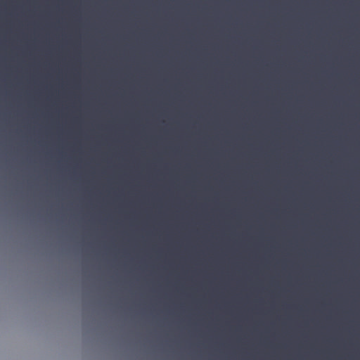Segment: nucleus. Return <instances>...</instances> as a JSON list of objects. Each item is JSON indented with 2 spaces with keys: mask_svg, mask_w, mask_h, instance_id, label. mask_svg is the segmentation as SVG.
<instances>
[{
  "mask_svg": "<svg viewBox=\"0 0 360 360\" xmlns=\"http://www.w3.org/2000/svg\"><path fill=\"white\" fill-rule=\"evenodd\" d=\"M310 360H315V221H310Z\"/></svg>",
  "mask_w": 360,
  "mask_h": 360,
  "instance_id": "f257e3e1",
  "label": "nucleus"
},
{
  "mask_svg": "<svg viewBox=\"0 0 360 360\" xmlns=\"http://www.w3.org/2000/svg\"><path fill=\"white\" fill-rule=\"evenodd\" d=\"M316 23H318V18H316Z\"/></svg>",
  "mask_w": 360,
  "mask_h": 360,
  "instance_id": "f03ea898",
  "label": "nucleus"
},
{
  "mask_svg": "<svg viewBox=\"0 0 360 360\" xmlns=\"http://www.w3.org/2000/svg\"><path fill=\"white\" fill-rule=\"evenodd\" d=\"M316 23H318V18H316Z\"/></svg>",
  "mask_w": 360,
  "mask_h": 360,
  "instance_id": "7ed1b4c3",
  "label": "nucleus"
},
{
  "mask_svg": "<svg viewBox=\"0 0 360 360\" xmlns=\"http://www.w3.org/2000/svg\"><path fill=\"white\" fill-rule=\"evenodd\" d=\"M316 23H318V18H316Z\"/></svg>",
  "mask_w": 360,
  "mask_h": 360,
  "instance_id": "20e7f679",
  "label": "nucleus"
},
{
  "mask_svg": "<svg viewBox=\"0 0 360 360\" xmlns=\"http://www.w3.org/2000/svg\"><path fill=\"white\" fill-rule=\"evenodd\" d=\"M316 201L318 200V198H316Z\"/></svg>",
  "mask_w": 360,
  "mask_h": 360,
  "instance_id": "39448f33",
  "label": "nucleus"
},
{
  "mask_svg": "<svg viewBox=\"0 0 360 360\" xmlns=\"http://www.w3.org/2000/svg\"><path fill=\"white\" fill-rule=\"evenodd\" d=\"M316 222L318 221V219H316Z\"/></svg>",
  "mask_w": 360,
  "mask_h": 360,
  "instance_id": "423d86ee",
  "label": "nucleus"
},
{
  "mask_svg": "<svg viewBox=\"0 0 360 360\" xmlns=\"http://www.w3.org/2000/svg\"><path fill=\"white\" fill-rule=\"evenodd\" d=\"M316 267L318 266V264H316Z\"/></svg>",
  "mask_w": 360,
  "mask_h": 360,
  "instance_id": "0eeeda50",
  "label": "nucleus"
},
{
  "mask_svg": "<svg viewBox=\"0 0 360 360\" xmlns=\"http://www.w3.org/2000/svg\"><path fill=\"white\" fill-rule=\"evenodd\" d=\"M316 292H318V290H317V289L316 290Z\"/></svg>",
  "mask_w": 360,
  "mask_h": 360,
  "instance_id": "6e6552de",
  "label": "nucleus"
},
{
  "mask_svg": "<svg viewBox=\"0 0 360 360\" xmlns=\"http://www.w3.org/2000/svg\"><path fill=\"white\" fill-rule=\"evenodd\" d=\"M316 322L318 321V319H316Z\"/></svg>",
  "mask_w": 360,
  "mask_h": 360,
  "instance_id": "1a4fd4ad",
  "label": "nucleus"
}]
</instances>
